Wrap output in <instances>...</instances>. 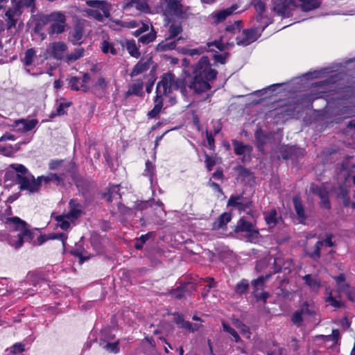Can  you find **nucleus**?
Segmentation results:
<instances>
[{
    "label": "nucleus",
    "mask_w": 355,
    "mask_h": 355,
    "mask_svg": "<svg viewBox=\"0 0 355 355\" xmlns=\"http://www.w3.org/2000/svg\"><path fill=\"white\" fill-rule=\"evenodd\" d=\"M211 66L209 58L202 56L193 67L189 89L195 94H200L211 89L209 83L214 80L218 75V71Z\"/></svg>",
    "instance_id": "obj_1"
},
{
    "label": "nucleus",
    "mask_w": 355,
    "mask_h": 355,
    "mask_svg": "<svg viewBox=\"0 0 355 355\" xmlns=\"http://www.w3.org/2000/svg\"><path fill=\"white\" fill-rule=\"evenodd\" d=\"M6 223L12 230L19 231L17 236L10 238L9 241L10 244L15 249L20 248L24 242L32 243L34 245H36L35 237L39 232L38 229L31 230L28 224L18 216L7 218Z\"/></svg>",
    "instance_id": "obj_2"
},
{
    "label": "nucleus",
    "mask_w": 355,
    "mask_h": 355,
    "mask_svg": "<svg viewBox=\"0 0 355 355\" xmlns=\"http://www.w3.org/2000/svg\"><path fill=\"white\" fill-rule=\"evenodd\" d=\"M354 116L353 108L339 100L327 102L325 110L322 116L324 123H340L343 120Z\"/></svg>",
    "instance_id": "obj_3"
},
{
    "label": "nucleus",
    "mask_w": 355,
    "mask_h": 355,
    "mask_svg": "<svg viewBox=\"0 0 355 355\" xmlns=\"http://www.w3.org/2000/svg\"><path fill=\"white\" fill-rule=\"evenodd\" d=\"M184 77L176 78L172 73H166L162 76L160 82L162 84V93L164 96L171 94L173 90H180L183 96L187 94V87L192 81L191 74L184 71Z\"/></svg>",
    "instance_id": "obj_4"
},
{
    "label": "nucleus",
    "mask_w": 355,
    "mask_h": 355,
    "mask_svg": "<svg viewBox=\"0 0 355 355\" xmlns=\"http://www.w3.org/2000/svg\"><path fill=\"white\" fill-rule=\"evenodd\" d=\"M47 17L48 24H50L47 33L50 36L62 34L66 31L67 17L62 12H52Z\"/></svg>",
    "instance_id": "obj_5"
},
{
    "label": "nucleus",
    "mask_w": 355,
    "mask_h": 355,
    "mask_svg": "<svg viewBox=\"0 0 355 355\" xmlns=\"http://www.w3.org/2000/svg\"><path fill=\"white\" fill-rule=\"evenodd\" d=\"M271 277L270 274L259 276L257 279L252 280L251 285L252 287V295L257 302H262L265 304L270 297V294L267 291H264V286L266 282Z\"/></svg>",
    "instance_id": "obj_6"
},
{
    "label": "nucleus",
    "mask_w": 355,
    "mask_h": 355,
    "mask_svg": "<svg viewBox=\"0 0 355 355\" xmlns=\"http://www.w3.org/2000/svg\"><path fill=\"white\" fill-rule=\"evenodd\" d=\"M62 167L63 168L62 173L65 174V175H63L64 180L67 177H70L78 188H82V189H87L89 187V182L79 175L77 171V167L74 162H69L62 166Z\"/></svg>",
    "instance_id": "obj_7"
},
{
    "label": "nucleus",
    "mask_w": 355,
    "mask_h": 355,
    "mask_svg": "<svg viewBox=\"0 0 355 355\" xmlns=\"http://www.w3.org/2000/svg\"><path fill=\"white\" fill-rule=\"evenodd\" d=\"M227 206L236 207L240 212L244 211L248 214L252 213V201L248 198L243 197V195H231Z\"/></svg>",
    "instance_id": "obj_8"
},
{
    "label": "nucleus",
    "mask_w": 355,
    "mask_h": 355,
    "mask_svg": "<svg viewBox=\"0 0 355 355\" xmlns=\"http://www.w3.org/2000/svg\"><path fill=\"white\" fill-rule=\"evenodd\" d=\"M272 10L279 16L289 17L297 6L295 0H272Z\"/></svg>",
    "instance_id": "obj_9"
},
{
    "label": "nucleus",
    "mask_w": 355,
    "mask_h": 355,
    "mask_svg": "<svg viewBox=\"0 0 355 355\" xmlns=\"http://www.w3.org/2000/svg\"><path fill=\"white\" fill-rule=\"evenodd\" d=\"M15 180L16 184H19L21 190H27L31 193L38 191V183H36V180L31 174L27 175H16Z\"/></svg>",
    "instance_id": "obj_10"
},
{
    "label": "nucleus",
    "mask_w": 355,
    "mask_h": 355,
    "mask_svg": "<svg viewBox=\"0 0 355 355\" xmlns=\"http://www.w3.org/2000/svg\"><path fill=\"white\" fill-rule=\"evenodd\" d=\"M259 32V28H252L243 29L242 31V37H236V42L239 46H246L253 42L256 41L261 35Z\"/></svg>",
    "instance_id": "obj_11"
},
{
    "label": "nucleus",
    "mask_w": 355,
    "mask_h": 355,
    "mask_svg": "<svg viewBox=\"0 0 355 355\" xmlns=\"http://www.w3.org/2000/svg\"><path fill=\"white\" fill-rule=\"evenodd\" d=\"M166 8L171 15L181 19H187L188 15L187 10L183 9V6L179 0H165Z\"/></svg>",
    "instance_id": "obj_12"
},
{
    "label": "nucleus",
    "mask_w": 355,
    "mask_h": 355,
    "mask_svg": "<svg viewBox=\"0 0 355 355\" xmlns=\"http://www.w3.org/2000/svg\"><path fill=\"white\" fill-rule=\"evenodd\" d=\"M196 290V285L189 282H181L177 288L171 289V295L178 300L182 299L186 294H191Z\"/></svg>",
    "instance_id": "obj_13"
},
{
    "label": "nucleus",
    "mask_w": 355,
    "mask_h": 355,
    "mask_svg": "<svg viewBox=\"0 0 355 355\" xmlns=\"http://www.w3.org/2000/svg\"><path fill=\"white\" fill-rule=\"evenodd\" d=\"M280 154L284 159H298L304 155V150L296 146H284L280 149Z\"/></svg>",
    "instance_id": "obj_14"
},
{
    "label": "nucleus",
    "mask_w": 355,
    "mask_h": 355,
    "mask_svg": "<svg viewBox=\"0 0 355 355\" xmlns=\"http://www.w3.org/2000/svg\"><path fill=\"white\" fill-rule=\"evenodd\" d=\"M69 211L65 214V216L71 222H73L75 220H77L83 214L81 209L82 206L76 199H71L69 200Z\"/></svg>",
    "instance_id": "obj_15"
},
{
    "label": "nucleus",
    "mask_w": 355,
    "mask_h": 355,
    "mask_svg": "<svg viewBox=\"0 0 355 355\" xmlns=\"http://www.w3.org/2000/svg\"><path fill=\"white\" fill-rule=\"evenodd\" d=\"M234 232L236 233L247 232L250 236L259 234V230L254 228V225L251 222L247 221L245 217H241L238 220Z\"/></svg>",
    "instance_id": "obj_16"
},
{
    "label": "nucleus",
    "mask_w": 355,
    "mask_h": 355,
    "mask_svg": "<svg viewBox=\"0 0 355 355\" xmlns=\"http://www.w3.org/2000/svg\"><path fill=\"white\" fill-rule=\"evenodd\" d=\"M51 56L57 60H62L67 50V44L63 42H54L50 44Z\"/></svg>",
    "instance_id": "obj_17"
},
{
    "label": "nucleus",
    "mask_w": 355,
    "mask_h": 355,
    "mask_svg": "<svg viewBox=\"0 0 355 355\" xmlns=\"http://www.w3.org/2000/svg\"><path fill=\"white\" fill-rule=\"evenodd\" d=\"M38 123V120L20 119L14 122L13 126L17 128L19 132H27L32 130Z\"/></svg>",
    "instance_id": "obj_18"
},
{
    "label": "nucleus",
    "mask_w": 355,
    "mask_h": 355,
    "mask_svg": "<svg viewBox=\"0 0 355 355\" xmlns=\"http://www.w3.org/2000/svg\"><path fill=\"white\" fill-rule=\"evenodd\" d=\"M144 82L141 79H137L135 82L129 85L128 89L125 92V98H128L130 96H137L143 97L144 95Z\"/></svg>",
    "instance_id": "obj_19"
},
{
    "label": "nucleus",
    "mask_w": 355,
    "mask_h": 355,
    "mask_svg": "<svg viewBox=\"0 0 355 355\" xmlns=\"http://www.w3.org/2000/svg\"><path fill=\"white\" fill-rule=\"evenodd\" d=\"M292 201L299 223L304 224L305 220L307 219V216L305 214L304 207L300 198L298 196H295L293 198Z\"/></svg>",
    "instance_id": "obj_20"
},
{
    "label": "nucleus",
    "mask_w": 355,
    "mask_h": 355,
    "mask_svg": "<svg viewBox=\"0 0 355 355\" xmlns=\"http://www.w3.org/2000/svg\"><path fill=\"white\" fill-rule=\"evenodd\" d=\"M27 279L34 286L48 282L46 274L42 271L35 270L29 272L27 275Z\"/></svg>",
    "instance_id": "obj_21"
},
{
    "label": "nucleus",
    "mask_w": 355,
    "mask_h": 355,
    "mask_svg": "<svg viewBox=\"0 0 355 355\" xmlns=\"http://www.w3.org/2000/svg\"><path fill=\"white\" fill-rule=\"evenodd\" d=\"M256 146L259 151L263 152L264 146L268 140V135L261 128H258L254 133Z\"/></svg>",
    "instance_id": "obj_22"
},
{
    "label": "nucleus",
    "mask_w": 355,
    "mask_h": 355,
    "mask_svg": "<svg viewBox=\"0 0 355 355\" xmlns=\"http://www.w3.org/2000/svg\"><path fill=\"white\" fill-rule=\"evenodd\" d=\"M83 35H84L83 26L80 24H76L73 27L71 35L69 37V40L74 45L80 44L82 43V39L83 37Z\"/></svg>",
    "instance_id": "obj_23"
},
{
    "label": "nucleus",
    "mask_w": 355,
    "mask_h": 355,
    "mask_svg": "<svg viewBox=\"0 0 355 355\" xmlns=\"http://www.w3.org/2000/svg\"><path fill=\"white\" fill-rule=\"evenodd\" d=\"M234 153L236 155H243L245 153L250 154L252 151V147L248 144H244L242 141L236 139L232 141Z\"/></svg>",
    "instance_id": "obj_24"
},
{
    "label": "nucleus",
    "mask_w": 355,
    "mask_h": 355,
    "mask_svg": "<svg viewBox=\"0 0 355 355\" xmlns=\"http://www.w3.org/2000/svg\"><path fill=\"white\" fill-rule=\"evenodd\" d=\"M119 340L110 342L104 338L99 340V345L109 353L116 354L119 352Z\"/></svg>",
    "instance_id": "obj_25"
},
{
    "label": "nucleus",
    "mask_w": 355,
    "mask_h": 355,
    "mask_svg": "<svg viewBox=\"0 0 355 355\" xmlns=\"http://www.w3.org/2000/svg\"><path fill=\"white\" fill-rule=\"evenodd\" d=\"M207 46L208 47V51H214V48L218 49L220 51H223L225 49H227L228 46H234V43H223L222 41V37H220L218 40H216L213 42H207Z\"/></svg>",
    "instance_id": "obj_26"
},
{
    "label": "nucleus",
    "mask_w": 355,
    "mask_h": 355,
    "mask_svg": "<svg viewBox=\"0 0 355 355\" xmlns=\"http://www.w3.org/2000/svg\"><path fill=\"white\" fill-rule=\"evenodd\" d=\"M301 2L300 8L304 12H308L319 8L322 1L320 0H299Z\"/></svg>",
    "instance_id": "obj_27"
},
{
    "label": "nucleus",
    "mask_w": 355,
    "mask_h": 355,
    "mask_svg": "<svg viewBox=\"0 0 355 355\" xmlns=\"http://www.w3.org/2000/svg\"><path fill=\"white\" fill-rule=\"evenodd\" d=\"M232 219V214L230 212H224L220 214L214 223V227L217 230L223 228Z\"/></svg>",
    "instance_id": "obj_28"
},
{
    "label": "nucleus",
    "mask_w": 355,
    "mask_h": 355,
    "mask_svg": "<svg viewBox=\"0 0 355 355\" xmlns=\"http://www.w3.org/2000/svg\"><path fill=\"white\" fill-rule=\"evenodd\" d=\"M302 279L313 291H318L321 286V281L318 277H313L312 275L308 274L304 275Z\"/></svg>",
    "instance_id": "obj_29"
},
{
    "label": "nucleus",
    "mask_w": 355,
    "mask_h": 355,
    "mask_svg": "<svg viewBox=\"0 0 355 355\" xmlns=\"http://www.w3.org/2000/svg\"><path fill=\"white\" fill-rule=\"evenodd\" d=\"M266 223L269 226H275L278 223L277 211L273 208L263 212Z\"/></svg>",
    "instance_id": "obj_30"
},
{
    "label": "nucleus",
    "mask_w": 355,
    "mask_h": 355,
    "mask_svg": "<svg viewBox=\"0 0 355 355\" xmlns=\"http://www.w3.org/2000/svg\"><path fill=\"white\" fill-rule=\"evenodd\" d=\"M252 5L258 12L255 17L257 22L261 21L266 11V3L261 0H253Z\"/></svg>",
    "instance_id": "obj_31"
},
{
    "label": "nucleus",
    "mask_w": 355,
    "mask_h": 355,
    "mask_svg": "<svg viewBox=\"0 0 355 355\" xmlns=\"http://www.w3.org/2000/svg\"><path fill=\"white\" fill-rule=\"evenodd\" d=\"M320 243L316 242L313 248V250H306L304 252V254L309 257L313 261H318L321 257V248L320 245Z\"/></svg>",
    "instance_id": "obj_32"
},
{
    "label": "nucleus",
    "mask_w": 355,
    "mask_h": 355,
    "mask_svg": "<svg viewBox=\"0 0 355 355\" xmlns=\"http://www.w3.org/2000/svg\"><path fill=\"white\" fill-rule=\"evenodd\" d=\"M149 64L148 62L139 61L133 67L130 76L132 78L139 74L147 71L149 69Z\"/></svg>",
    "instance_id": "obj_33"
},
{
    "label": "nucleus",
    "mask_w": 355,
    "mask_h": 355,
    "mask_svg": "<svg viewBox=\"0 0 355 355\" xmlns=\"http://www.w3.org/2000/svg\"><path fill=\"white\" fill-rule=\"evenodd\" d=\"M15 172H8L5 175V179L7 180L9 178H15L16 179V175H27L30 174L28 173V169L22 164H17L15 167H14Z\"/></svg>",
    "instance_id": "obj_34"
},
{
    "label": "nucleus",
    "mask_w": 355,
    "mask_h": 355,
    "mask_svg": "<svg viewBox=\"0 0 355 355\" xmlns=\"http://www.w3.org/2000/svg\"><path fill=\"white\" fill-rule=\"evenodd\" d=\"M85 49L83 47L76 49L71 53L66 55V62L67 63L73 62L84 56Z\"/></svg>",
    "instance_id": "obj_35"
},
{
    "label": "nucleus",
    "mask_w": 355,
    "mask_h": 355,
    "mask_svg": "<svg viewBox=\"0 0 355 355\" xmlns=\"http://www.w3.org/2000/svg\"><path fill=\"white\" fill-rule=\"evenodd\" d=\"M249 288V281L246 279H242L236 284L234 288V293L238 295H243L248 292Z\"/></svg>",
    "instance_id": "obj_36"
},
{
    "label": "nucleus",
    "mask_w": 355,
    "mask_h": 355,
    "mask_svg": "<svg viewBox=\"0 0 355 355\" xmlns=\"http://www.w3.org/2000/svg\"><path fill=\"white\" fill-rule=\"evenodd\" d=\"M339 291L344 293L349 301L355 302V288L354 286L349 284H343Z\"/></svg>",
    "instance_id": "obj_37"
},
{
    "label": "nucleus",
    "mask_w": 355,
    "mask_h": 355,
    "mask_svg": "<svg viewBox=\"0 0 355 355\" xmlns=\"http://www.w3.org/2000/svg\"><path fill=\"white\" fill-rule=\"evenodd\" d=\"M154 236L153 232H148L145 234L141 235L139 238L136 239V242L135 243V248L137 250H141L143 248L144 245L146 243L148 240L152 239Z\"/></svg>",
    "instance_id": "obj_38"
},
{
    "label": "nucleus",
    "mask_w": 355,
    "mask_h": 355,
    "mask_svg": "<svg viewBox=\"0 0 355 355\" xmlns=\"http://www.w3.org/2000/svg\"><path fill=\"white\" fill-rule=\"evenodd\" d=\"M126 49L132 57L135 58H139L140 57L141 53L135 40H128L126 42Z\"/></svg>",
    "instance_id": "obj_39"
},
{
    "label": "nucleus",
    "mask_w": 355,
    "mask_h": 355,
    "mask_svg": "<svg viewBox=\"0 0 355 355\" xmlns=\"http://www.w3.org/2000/svg\"><path fill=\"white\" fill-rule=\"evenodd\" d=\"M166 39L164 41H162L159 42L155 50L157 52H164L169 50L175 49L176 47V41H171L169 42H166Z\"/></svg>",
    "instance_id": "obj_40"
},
{
    "label": "nucleus",
    "mask_w": 355,
    "mask_h": 355,
    "mask_svg": "<svg viewBox=\"0 0 355 355\" xmlns=\"http://www.w3.org/2000/svg\"><path fill=\"white\" fill-rule=\"evenodd\" d=\"M228 16H230V12L225 9L216 12L211 13L209 15V17L211 19H213L214 23L217 24L220 22H223Z\"/></svg>",
    "instance_id": "obj_41"
},
{
    "label": "nucleus",
    "mask_w": 355,
    "mask_h": 355,
    "mask_svg": "<svg viewBox=\"0 0 355 355\" xmlns=\"http://www.w3.org/2000/svg\"><path fill=\"white\" fill-rule=\"evenodd\" d=\"M213 52H214L212 56L214 65L218 64H225L227 62V60L230 56V53L224 52L223 53H218V51H216L215 49Z\"/></svg>",
    "instance_id": "obj_42"
},
{
    "label": "nucleus",
    "mask_w": 355,
    "mask_h": 355,
    "mask_svg": "<svg viewBox=\"0 0 355 355\" xmlns=\"http://www.w3.org/2000/svg\"><path fill=\"white\" fill-rule=\"evenodd\" d=\"M183 31L181 24H171L168 28V37L166 40H171L176 37L179 34Z\"/></svg>",
    "instance_id": "obj_43"
},
{
    "label": "nucleus",
    "mask_w": 355,
    "mask_h": 355,
    "mask_svg": "<svg viewBox=\"0 0 355 355\" xmlns=\"http://www.w3.org/2000/svg\"><path fill=\"white\" fill-rule=\"evenodd\" d=\"M69 88L73 91L83 90V85L80 83V78L77 76H71L67 79Z\"/></svg>",
    "instance_id": "obj_44"
},
{
    "label": "nucleus",
    "mask_w": 355,
    "mask_h": 355,
    "mask_svg": "<svg viewBox=\"0 0 355 355\" xmlns=\"http://www.w3.org/2000/svg\"><path fill=\"white\" fill-rule=\"evenodd\" d=\"M156 36H157V33L155 31V29L153 28V27H152L151 31L147 34H145V35L141 36L139 38L138 41H139V42H141L144 44H148L150 42H152L153 41H154L156 38Z\"/></svg>",
    "instance_id": "obj_45"
},
{
    "label": "nucleus",
    "mask_w": 355,
    "mask_h": 355,
    "mask_svg": "<svg viewBox=\"0 0 355 355\" xmlns=\"http://www.w3.org/2000/svg\"><path fill=\"white\" fill-rule=\"evenodd\" d=\"M55 220L58 222L59 226L63 230H67L70 227V222L65 216V214L59 215L55 217Z\"/></svg>",
    "instance_id": "obj_46"
},
{
    "label": "nucleus",
    "mask_w": 355,
    "mask_h": 355,
    "mask_svg": "<svg viewBox=\"0 0 355 355\" xmlns=\"http://www.w3.org/2000/svg\"><path fill=\"white\" fill-rule=\"evenodd\" d=\"M84 249L80 245L76 244V248L71 250V254L80 259V263L89 259L88 257H83Z\"/></svg>",
    "instance_id": "obj_47"
},
{
    "label": "nucleus",
    "mask_w": 355,
    "mask_h": 355,
    "mask_svg": "<svg viewBox=\"0 0 355 355\" xmlns=\"http://www.w3.org/2000/svg\"><path fill=\"white\" fill-rule=\"evenodd\" d=\"M35 51L31 48L26 51L25 55L22 59V62L25 66H30L32 64L33 58L35 56Z\"/></svg>",
    "instance_id": "obj_48"
},
{
    "label": "nucleus",
    "mask_w": 355,
    "mask_h": 355,
    "mask_svg": "<svg viewBox=\"0 0 355 355\" xmlns=\"http://www.w3.org/2000/svg\"><path fill=\"white\" fill-rule=\"evenodd\" d=\"M48 24V17L47 15H43L40 17L39 19L36 20L35 25L34 27V33H40V32L42 30L43 27Z\"/></svg>",
    "instance_id": "obj_49"
},
{
    "label": "nucleus",
    "mask_w": 355,
    "mask_h": 355,
    "mask_svg": "<svg viewBox=\"0 0 355 355\" xmlns=\"http://www.w3.org/2000/svg\"><path fill=\"white\" fill-rule=\"evenodd\" d=\"M205 51H209L208 47L206 45L205 47H201L198 49H182V53L185 55H189L190 56H194L196 55H200L203 53Z\"/></svg>",
    "instance_id": "obj_50"
},
{
    "label": "nucleus",
    "mask_w": 355,
    "mask_h": 355,
    "mask_svg": "<svg viewBox=\"0 0 355 355\" xmlns=\"http://www.w3.org/2000/svg\"><path fill=\"white\" fill-rule=\"evenodd\" d=\"M162 95H164L162 93V84H161L160 80L157 83L156 87V96L155 97L154 101L155 105H160V107H163V98Z\"/></svg>",
    "instance_id": "obj_51"
},
{
    "label": "nucleus",
    "mask_w": 355,
    "mask_h": 355,
    "mask_svg": "<svg viewBox=\"0 0 355 355\" xmlns=\"http://www.w3.org/2000/svg\"><path fill=\"white\" fill-rule=\"evenodd\" d=\"M155 168L153 163L148 159L145 164V170L144 172V175L145 176L148 177L150 180L153 179V175H155Z\"/></svg>",
    "instance_id": "obj_52"
},
{
    "label": "nucleus",
    "mask_w": 355,
    "mask_h": 355,
    "mask_svg": "<svg viewBox=\"0 0 355 355\" xmlns=\"http://www.w3.org/2000/svg\"><path fill=\"white\" fill-rule=\"evenodd\" d=\"M320 200L319 202V205L321 208L325 209L327 210H329L331 209V202H330L329 198V191H327L324 195H322L321 197H320Z\"/></svg>",
    "instance_id": "obj_53"
},
{
    "label": "nucleus",
    "mask_w": 355,
    "mask_h": 355,
    "mask_svg": "<svg viewBox=\"0 0 355 355\" xmlns=\"http://www.w3.org/2000/svg\"><path fill=\"white\" fill-rule=\"evenodd\" d=\"M310 191L312 193L317 195L319 198L328 191L324 187L319 186L316 184H312L311 185Z\"/></svg>",
    "instance_id": "obj_54"
},
{
    "label": "nucleus",
    "mask_w": 355,
    "mask_h": 355,
    "mask_svg": "<svg viewBox=\"0 0 355 355\" xmlns=\"http://www.w3.org/2000/svg\"><path fill=\"white\" fill-rule=\"evenodd\" d=\"M234 170L238 173V175L241 178H247L252 175L250 170L245 168L242 165H237Z\"/></svg>",
    "instance_id": "obj_55"
},
{
    "label": "nucleus",
    "mask_w": 355,
    "mask_h": 355,
    "mask_svg": "<svg viewBox=\"0 0 355 355\" xmlns=\"http://www.w3.org/2000/svg\"><path fill=\"white\" fill-rule=\"evenodd\" d=\"M101 49H102V51L104 53H110L112 55H114L117 54V51L114 47L113 44L110 43L109 42L105 41V40H104L103 42Z\"/></svg>",
    "instance_id": "obj_56"
},
{
    "label": "nucleus",
    "mask_w": 355,
    "mask_h": 355,
    "mask_svg": "<svg viewBox=\"0 0 355 355\" xmlns=\"http://www.w3.org/2000/svg\"><path fill=\"white\" fill-rule=\"evenodd\" d=\"M241 21H235L234 24L227 25L225 28V31L236 34L239 33L241 28Z\"/></svg>",
    "instance_id": "obj_57"
},
{
    "label": "nucleus",
    "mask_w": 355,
    "mask_h": 355,
    "mask_svg": "<svg viewBox=\"0 0 355 355\" xmlns=\"http://www.w3.org/2000/svg\"><path fill=\"white\" fill-rule=\"evenodd\" d=\"M63 175H65L64 173H60L59 174L50 173L51 182H53L57 186L64 184V179Z\"/></svg>",
    "instance_id": "obj_58"
},
{
    "label": "nucleus",
    "mask_w": 355,
    "mask_h": 355,
    "mask_svg": "<svg viewBox=\"0 0 355 355\" xmlns=\"http://www.w3.org/2000/svg\"><path fill=\"white\" fill-rule=\"evenodd\" d=\"M291 321L297 327H300L303 322L302 314L299 310L295 311L291 315Z\"/></svg>",
    "instance_id": "obj_59"
},
{
    "label": "nucleus",
    "mask_w": 355,
    "mask_h": 355,
    "mask_svg": "<svg viewBox=\"0 0 355 355\" xmlns=\"http://www.w3.org/2000/svg\"><path fill=\"white\" fill-rule=\"evenodd\" d=\"M71 105V102L60 103L57 108L55 114L58 116H62L67 114L66 109H67Z\"/></svg>",
    "instance_id": "obj_60"
},
{
    "label": "nucleus",
    "mask_w": 355,
    "mask_h": 355,
    "mask_svg": "<svg viewBox=\"0 0 355 355\" xmlns=\"http://www.w3.org/2000/svg\"><path fill=\"white\" fill-rule=\"evenodd\" d=\"M49 239H53V240H54V239L60 240L62 243L63 247H65L67 236L64 233H51V234H49Z\"/></svg>",
    "instance_id": "obj_61"
},
{
    "label": "nucleus",
    "mask_w": 355,
    "mask_h": 355,
    "mask_svg": "<svg viewBox=\"0 0 355 355\" xmlns=\"http://www.w3.org/2000/svg\"><path fill=\"white\" fill-rule=\"evenodd\" d=\"M336 193V196L338 198H341L343 197H346V196L349 195V191L348 189H347V187L343 185V184H340L339 185L336 189L335 190Z\"/></svg>",
    "instance_id": "obj_62"
},
{
    "label": "nucleus",
    "mask_w": 355,
    "mask_h": 355,
    "mask_svg": "<svg viewBox=\"0 0 355 355\" xmlns=\"http://www.w3.org/2000/svg\"><path fill=\"white\" fill-rule=\"evenodd\" d=\"M326 301L329 302L331 306L337 309L344 306V304L342 302L337 300L335 297H334L331 295L329 296L327 298Z\"/></svg>",
    "instance_id": "obj_63"
},
{
    "label": "nucleus",
    "mask_w": 355,
    "mask_h": 355,
    "mask_svg": "<svg viewBox=\"0 0 355 355\" xmlns=\"http://www.w3.org/2000/svg\"><path fill=\"white\" fill-rule=\"evenodd\" d=\"M205 165L208 171H212L214 166L216 165L215 159L205 153Z\"/></svg>",
    "instance_id": "obj_64"
}]
</instances>
